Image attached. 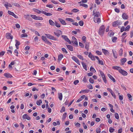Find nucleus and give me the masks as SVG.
Masks as SVG:
<instances>
[{
	"mask_svg": "<svg viewBox=\"0 0 133 133\" xmlns=\"http://www.w3.org/2000/svg\"><path fill=\"white\" fill-rule=\"evenodd\" d=\"M105 31V27L103 25H101L99 28V33L100 35H102Z\"/></svg>",
	"mask_w": 133,
	"mask_h": 133,
	"instance_id": "nucleus-1",
	"label": "nucleus"
},
{
	"mask_svg": "<svg viewBox=\"0 0 133 133\" xmlns=\"http://www.w3.org/2000/svg\"><path fill=\"white\" fill-rule=\"evenodd\" d=\"M45 35L48 38L54 41L57 40V38L50 34H45Z\"/></svg>",
	"mask_w": 133,
	"mask_h": 133,
	"instance_id": "nucleus-2",
	"label": "nucleus"
},
{
	"mask_svg": "<svg viewBox=\"0 0 133 133\" xmlns=\"http://www.w3.org/2000/svg\"><path fill=\"white\" fill-rule=\"evenodd\" d=\"M122 23L121 22L118 20L115 21L112 23V25L114 27L117 26V25H121Z\"/></svg>",
	"mask_w": 133,
	"mask_h": 133,
	"instance_id": "nucleus-3",
	"label": "nucleus"
},
{
	"mask_svg": "<svg viewBox=\"0 0 133 133\" xmlns=\"http://www.w3.org/2000/svg\"><path fill=\"white\" fill-rule=\"evenodd\" d=\"M95 11L94 10L93 12L92 15H94V17L96 18L97 17H98L100 16L101 14L99 12H96V13H95Z\"/></svg>",
	"mask_w": 133,
	"mask_h": 133,
	"instance_id": "nucleus-4",
	"label": "nucleus"
},
{
	"mask_svg": "<svg viewBox=\"0 0 133 133\" xmlns=\"http://www.w3.org/2000/svg\"><path fill=\"white\" fill-rule=\"evenodd\" d=\"M62 37L66 41L68 42L69 44H71V42L66 36L62 35Z\"/></svg>",
	"mask_w": 133,
	"mask_h": 133,
	"instance_id": "nucleus-5",
	"label": "nucleus"
},
{
	"mask_svg": "<svg viewBox=\"0 0 133 133\" xmlns=\"http://www.w3.org/2000/svg\"><path fill=\"white\" fill-rule=\"evenodd\" d=\"M6 38L8 39H12L13 38V36L10 33H7L6 34Z\"/></svg>",
	"mask_w": 133,
	"mask_h": 133,
	"instance_id": "nucleus-6",
	"label": "nucleus"
},
{
	"mask_svg": "<svg viewBox=\"0 0 133 133\" xmlns=\"http://www.w3.org/2000/svg\"><path fill=\"white\" fill-rule=\"evenodd\" d=\"M71 42L73 43L76 45H78L77 41L76 39L74 36H72V38Z\"/></svg>",
	"mask_w": 133,
	"mask_h": 133,
	"instance_id": "nucleus-7",
	"label": "nucleus"
},
{
	"mask_svg": "<svg viewBox=\"0 0 133 133\" xmlns=\"http://www.w3.org/2000/svg\"><path fill=\"white\" fill-rule=\"evenodd\" d=\"M72 59L77 64L80 65V63L79 59L76 57L73 56L72 57Z\"/></svg>",
	"mask_w": 133,
	"mask_h": 133,
	"instance_id": "nucleus-8",
	"label": "nucleus"
},
{
	"mask_svg": "<svg viewBox=\"0 0 133 133\" xmlns=\"http://www.w3.org/2000/svg\"><path fill=\"white\" fill-rule=\"evenodd\" d=\"M94 20L95 23H99L101 22V20L100 18L97 17L94 18Z\"/></svg>",
	"mask_w": 133,
	"mask_h": 133,
	"instance_id": "nucleus-9",
	"label": "nucleus"
},
{
	"mask_svg": "<svg viewBox=\"0 0 133 133\" xmlns=\"http://www.w3.org/2000/svg\"><path fill=\"white\" fill-rule=\"evenodd\" d=\"M119 72L124 76H126L128 74V73L126 71L123 70L121 68Z\"/></svg>",
	"mask_w": 133,
	"mask_h": 133,
	"instance_id": "nucleus-10",
	"label": "nucleus"
},
{
	"mask_svg": "<svg viewBox=\"0 0 133 133\" xmlns=\"http://www.w3.org/2000/svg\"><path fill=\"white\" fill-rule=\"evenodd\" d=\"M8 13L9 15L12 16L16 18H18V16L16 15H15L14 12L10 11H8Z\"/></svg>",
	"mask_w": 133,
	"mask_h": 133,
	"instance_id": "nucleus-11",
	"label": "nucleus"
},
{
	"mask_svg": "<svg viewBox=\"0 0 133 133\" xmlns=\"http://www.w3.org/2000/svg\"><path fill=\"white\" fill-rule=\"evenodd\" d=\"M22 118L23 119H26L28 120H29L30 119V117L27 114H24Z\"/></svg>",
	"mask_w": 133,
	"mask_h": 133,
	"instance_id": "nucleus-12",
	"label": "nucleus"
},
{
	"mask_svg": "<svg viewBox=\"0 0 133 133\" xmlns=\"http://www.w3.org/2000/svg\"><path fill=\"white\" fill-rule=\"evenodd\" d=\"M88 56L89 58H91L92 60L93 61L95 60V56H94L90 52H89L88 55Z\"/></svg>",
	"mask_w": 133,
	"mask_h": 133,
	"instance_id": "nucleus-13",
	"label": "nucleus"
},
{
	"mask_svg": "<svg viewBox=\"0 0 133 133\" xmlns=\"http://www.w3.org/2000/svg\"><path fill=\"white\" fill-rule=\"evenodd\" d=\"M122 17L124 19H127L128 18V16L125 13H123L122 15Z\"/></svg>",
	"mask_w": 133,
	"mask_h": 133,
	"instance_id": "nucleus-14",
	"label": "nucleus"
},
{
	"mask_svg": "<svg viewBox=\"0 0 133 133\" xmlns=\"http://www.w3.org/2000/svg\"><path fill=\"white\" fill-rule=\"evenodd\" d=\"M25 18L26 19L29 20L30 21H31L32 19L30 17L29 15H24Z\"/></svg>",
	"mask_w": 133,
	"mask_h": 133,
	"instance_id": "nucleus-15",
	"label": "nucleus"
},
{
	"mask_svg": "<svg viewBox=\"0 0 133 133\" xmlns=\"http://www.w3.org/2000/svg\"><path fill=\"white\" fill-rule=\"evenodd\" d=\"M4 75L5 77L8 78H11L12 77V76L9 73H5Z\"/></svg>",
	"mask_w": 133,
	"mask_h": 133,
	"instance_id": "nucleus-16",
	"label": "nucleus"
},
{
	"mask_svg": "<svg viewBox=\"0 0 133 133\" xmlns=\"http://www.w3.org/2000/svg\"><path fill=\"white\" fill-rule=\"evenodd\" d=\"M112 51L114 57L115 58H117V56L118 55L116 53V51H114L113 50H112Z\"/></svg>",
	"mask_w": 133,
	"mask_h": 133,
	"instance_id": "nucleus-17",
	"label": "nucleus"
},
{
	"mask_svg": "<svg viewBox=\"0 0 133 133\" xmlns=\"http://www.w3.org/2000/svg\"><path fill=\"white\" fill-rule=\"evenodd\" d=\"M33 10L35 12H36L37 14H40L41 13H42V12L43 11H40L36 9H33Z\"/></svg>",
	"mask_w": 133,
	"mask_h": 133,
	"instance_id": "nucleus-18",
	"label": "nucleus"
},
{
	"mask_svg": "<svg viewBox=\"0 0 133 133\" xmlns=\"http://www.w3.org/2000/svg\"><path fill=\"white\" fill-rule=\"evenodd\" d=\"M108 76L109 78L113 81V82H116L115 79L110 74H108Z\"/></svg>",
	"mask_w": 133,
	"mask_h": 133,
	"instance_id": "nucleus-19",
	"label": "nucleus"
},
{
	"mask_svg": "<svg viewBox=\"0 0 133 133\" xmlns=\"http://www.w3.org/2000/svg\"><path fill=\"white\" fill-rule=\"evenodd\" d=\"M59 20L60 21L62 24L64 25H66V23H65V21L63 20L62 19L60 18H58Z\"/></svg>",
	"mask_w": 133,
	"mask_h": 133,
	"instance_id": "nucleus-20",
	"label": "nucleus"
},
{
	"mask_svg": "<svg viewBox=\"0 0 133 133\" xmlns=\"http://www.w3.org/2000/svg\"><path fill=\"white\" fill-rule=\"evenodd\" d=\"M42 13L44 14L47 16H51L52 15V14L50 13L46 12L45 11H43L42 12Z\"/></svg>",
	"mask_w": 133,
	"mask_h": 133,
	"instance_id": "nucleus-21",
	"label": "nucleus"
},
{
	"mask_svg": "<svg viewBox=\"0 0 133 133\" xmlns=\"http://www.w3.org/2000/svg\"><path fill=\"white\" fill-rule=\"evenodd\" d=\"M127 61V59L125 58H124L122 59L121 61V63H122V65H124L125 63Z\"/></svg>",
	"mask_w": 133,
	"mask_h": 133,
	"instance_id": "nucleus-22",
	"label": "nucleus"
},
{
	"mask_svg": "<svg viewBox=\"0 0 133 133\" xmlns=\"http://www.w3.org/2000/svg\"><path fill=\"white\" fill-rule=\"evenodd\" d=\"M66 46L68 48L69 50L71 51H73V47L72 46L69 45H67Z\"/></svg>",
	"mask_w": 133,
	"mask_h": 133,
	"instance_id": "nucleus-23",
	"label": "nucleus"
},
{
	"mask_svg": "<svg viewBox=\"0 0 133 133\" xmlns=\"http://www.w3.org/2000/svg\"><path fill=\"white\" fill-rule=\"evenodd\" d=\"M96 58L98 60L99 63L102 65H103V62L102 60H99V58L97 56H95Z\"/></svg>",
	"mask_w": 133,
	"mask_h": 133,
	"instance_id": "nucleus-24",
	"label": "nucleus"
},
{
	"mask_svg": "<svg viewBox=\"0 0 133 133\" xmlns=\"http://www.w3.org/2000/svg\"><path fill=\"white\" fill-rule=\"evenodd\" d=\"M4 6L7 8H8V7H12L11 5L8 2H6V3L5 4Z\"/></svg>",
	"mask_w": 133,
	"mask_h": 133,
	"instance_id": "nucleus-25",
	"label": "nucleus"
},
{
	"mask_svg": "<svg viewBox=\"0 0 133 133\" xmlns=\"http://www.w3.org/2000/svg\"><path fill=\"white\" fill-rule=\"evenodd\" d=\"M112 68L114 69L117 70H118L119 72L120 71V70L121 69V68L118 66H114L112 67Z\"/></svg>",
	"mask_w": 133,
	"mask_h": 133,
	"instance_id": "nucleus-26",
	"label": "nucleus"
},
{
	"mask_svg": "<svg viewBox=\"0 0 133 133\" xmlns=\"http://www.w3.org/2000/svg\"><path fill=\"white\" fill-rule=\"evenodd\" d=\"M82 64L83 68L86 71H87V66L85 63L83 62H82Z\"/></svg>",
	"mask_w": 133,
	"mask_h": 133,
	"instance_id": "nucleus-27",
	"label": "nucleus"
},
{
	"mask_svg": "<svg viewBox=\"0 0 133 133\" xmlns=\"http://www.w3.org/2000/svg\"><path fill=\"white\" fill-rule=\"evenodd\" d=\"M49 23L51 25L53 26H55V23L53 22L52 20L50 19L49 20Z\"/></svg>",
	"mask_w": 133,
	"mask_h": 133,
	"instance_id": "nucleus-28",
	"label": "nucleus"
},
{
	"mask_svg": "<svg viewBox=\"0 0 133 133\" xmlns=\"http://www.w3.org/2000/svg\"><path fill=\"white\" fill-rule=\"evenodd\" d=\"M102 52L105 55H106L109 53V52L107 50L103 49H102Z\"/></svg>",
	"mask_w": 133,
	"mask_h": 133,
	"instance_id": "nucleus-29",
	"label": "nucleus"
},
{
	"mask_svg": "<svg viewBox=\"0 0 133 133\" xmlns=\"http://www.w3.org/2000/svg\"><path fill=\"white\" fill-rule=\"evenodd\" d=\"M58 98L60 100H61L62 98V94L61 93L58 94Z\"/></svg>",
	"mask_w": 133,
	"mask_h": 133,
	"instance_id": "nucleus-30",
	"label": "nucleus"
},
{
	"mask_svg": "<svg viewBox=\"0 0 133 133\" xmlns=\"http://www.w3.org/2000/svg\"><path fill=\"white\" fill-rule=\"evenodd\" d=\"M89 43H85V48L88 51L89 49Z\"/></svg>",
	"mask_w": 133,
	"mask_h": 133,
	"instance_id": "nucleus-31",
	"label": "nucleus"
},
{
	"mask_svg": "<svg viewBox=\"0 0 133 133\" xmlns=\"http://www.w3.org/2000/svg\"><path fill=\"white\" fill-rule=\"evenodd\" d=\"M42 103V101L41 100H37L36 102V104L38 105H40V104Z\"/></svg>",
	"mask_w": 133,
	"mask_h": 133,
	"instance_id": "nucleus-32",
	"label": "nucleus"
},
{
	"mask_svg": "<svg viewBox=\"0 0 133 133\" xmlns=\"http://www.w3.org/2000/svg\"><path fill=\"white\" fill-rule=\"evenodd\" d=\"M77 57L80 59L82 60H83L84 59L83 57L81 55H77Z\"/></svg>",
	"mask_w": 133,
	"mask_h": 133,
	"instance_id": "nucleus-33",
	"label": "nucleus"
},
{
	"mask_svg": "<svg viewBox=\"0 0 133 133\" xmlns=\"http://www.w3.org/2000/svg\"><path fill=\"white\" fill-rule=\"evenodd\" d=\"M63 56L62 54H61L58 56V60L59 61H61L63 58Z\"/></svg>",
	"mask_w": 133,
	"mask_h": 133,
	"instance_id": "nucleus-34",
	"label": "nucleus"
},
{
	"mask_svg": "<svg viewBox=\"0 0 133 133\" xmlns=\"http://www.w3.org/2000/svg\"><path fill=\"white\" fill-rule=\"evenodd\" d=\"M123 50L122 49H120L119 51V54L120 56H121L123 54Z\"/></svg>",
	"mask_w": 133,
	"mask_h": 133,
	"instance_id": "nucleus-35",
	"label": "nucleus"
},
{
	"mask_svg": "<svg viewBox=\"0 0 133 133\" xmlns=\"http://www.w3.org/2000/svg\"><path fill=\"white\" fill-rule=\"evenodd\" d=\"M127 96L129 98V99L130 101H132V96L130 94H127Z\"/></svg>",
	"mask_w": 133,
	"mask_h": 133,
	"instance_id": "nucleus-36",
	"label": "nucleus"
},
{
	"mask_svg": "<svg viewBox=\"0 0 133 133\" xmlns=\"http://www.w3.org/2000/svg\"><path fill=\"white\" fill-rule=\"evenodd\" d=\"M43 18L42 17H39V16H36V20H43Z\"/></svg>",
	"mask_w": 133,
	"mask_h": 133,
	"instance_id": "nucleus-37",
	"label": "nucleus"
},
{
	"mask_svg": "<svg viewBox=\"0 0 133 133\" xmlns=\"http://www.w3.org/2000/svg\"><path fill=\"white\" fill-rule=\"evenodd\" d=\"M80 6H82L86 8L88 7V5L87 4H80Z\"/></svg>",
	"mask_w": 133,
	"mask_h": 133,
	"instance_id": "nucleus-38",
	"label": "nucleus"
},
{
	"mask_svg": "<svg viewBox=\"0 0 133 133\" xmlns=\"http://www.w3.org/2000/svg\"><path fill=\"white\" fill-rule=\"evenodd\" d=\"M14 5L17 6L18 7L21 8V6L18 3H14L13 4Z\"/></svg>",
	"mask_w": 133,
	"mask_h": 133,
	"instance_id": "nucleus-39",
	"label": "nucleus"
},
{
	"mask_svg": "<svg viewBox=\"0 0 133 133\" xmlns=\"http://www.w3.org/2000/svg\"><path fill=\"white\" fill-rule=\"evenodd\" d=\"M90 71L91 72H94V71H95V72H96V70H95L94 68L92 66L90 67Z\"/></svg>",
	"mask_w": 133,
	"mask_h": 133,
	"instance_id": "nucleus-40",
	"label": "nucleus"
},
{
	"mask_svg": "<svg viewBox=\"0 0 133 133\" xmlns=\"http://www.w3.org/2000/svg\"><path fill=\"white\" fill-rule=\"evenodd\" d=\"M66 20L68 21L71 22H73L74 21L73 20V19L72 18H67L66 19Z\"/></svg>",
	"mask_w": 133,
	"mask_h": 133,
	"instance_id": "nucleus-41",
	"label": "nucleus"
},
{
	"mask_svg": "<svg viewBox=\"0 0 133 133\" xmlns=\"http://www.w3.org/2000/svg\"><path fill=\"white\" fill-rule=\"evenodd\" d=\"M101 129L100 128H98L97 129L96 132L97 133H101Z\"/></svg>",
	"mask_w": 133,
	"mask_h": 133,
	"instance_id": "nucleus-42",
	"label": "nucleus"
},
{
	"mask_svg": "<svg viewBox=\"0 0 133 133\" xmlns=\"http://www.w3.org/2000/svg\"><path fill=\"white\" fill-rule=\"evenodd\" d=\"M65 110V108L64 107H63L62 109L60 111V112L61 113H62L63 112H64Z\"/></svg>",
	"mask_w": 133,
	"mask_h": 133,
	"instance_id": "nucleus-43",
	"label": "nucleus"
},
{
	"mask_svg": "<svg viewBox=\"0 0 133 133\" xmlns=\"http://www.w3.org/2000/svg\"><path fill=\"white\" fill-rule=\"evenodd\" d=\"M115 118L117 119H118L119 118V117L118 114L117 113H115Z\"/></svg>",
	"mask_w": 133,
	"mask_h": 133,
	"instance_id": "nucleus-44",
	"label": "nucleus"
},
{
	"mask_svg": "<svg viewBox=\"0 0 133 133\" xmlns=\"http://www.w3.org/2000/svg\"><path fill=\"white\" fill-rule=\"evenodd\" d=\"M28 37V35L26 34H22L21 35V38L26 37Z\"/></svg>",
	"mask_w": 133,
	"mask_h": 133,
	"instance_id": "nucleus-45",
	"label": "nucleus"
},
{
	"mask_svg": "<svg viewBox=\"0 0 133 133\" xmlns=\"http://www.w3.org/2000/svg\"><path fill=\"white\" fill-rule=\"evenodd\" d=\"M87 87L88 88L90 89H93V87L90 84L87 85Z\"/></svg>",
	"mask_w": 133,
	"mask_h": 133,
	"instance_id": "nucleus-46",
	"label": "nucleus"
},
{
	"mask_svg": "<svg viewBox=\"0 0 133 133\" xmlns=\"http://www.w3.org/2000/svg\"><path fill=\"white\" fill-rule=\"evenodd\" d=\"M115 130L112 127H110L109 128V131L110 132H112Z\"/></svg>",
	"mask_w": 133,
	"mask_h": 133,
	"instance_id": "nucleus-47",
	"label": "nucleus"
},
{
	"mask_svg": "<svg viewBox=\"0 0 133 133\" xmlns=\"http://www.w3.org/2000/svg\"><path fill=\"white\" fill-rule=\"evenodd\" d=\"M79 10L76 9H74L72 10V12H76L79 11Z\"/></svg>",
	"mask_w": 133,
	"mask_h": 133,
	"instance_id": "nucleus-48",
	"label": "nucleus"
},
{
	"mask_svg": "<svg viewBox=\"0 0 133 133\" xmlns=\"http://www.w3.org/2000/svg\"><path fill=\"white\" fill-rule=\"evenodd\" d=\"M66 115L67 113L66 112H65L63 114V115L62 119L64 120L65 118H66Z\"/></svg>",
	"mask_w": 133,
	"mask_h": 133,
	"instance_id": "nucleus-49",
	"label": "nucleus"
},
{
	"mask_svg": "<svg viewBox=\"0 0 133 133\" xmlns=\"http://www.w3.org/2000/svg\"><path fill=\"white\" fill-rule=\"evenodd\" d=\"M31 17L33 19L36 20V16L35 15H30Z\"/></svg>",
	"mask_w": 133,
	"mask_h": 133,
	"instance_id": "nucleus-50",
	"label": "nucleus"
},
{
	"mask_svg": "<svg viewBox=\"0 0 133 133\" xmlns=\"http://www.w3.org/2000/svg\"><path fill=\"white\" fill-rule=\"evenodd\" d=\"M16 43L15 44V46L17 45L18 46L20 45V42H19L17 40H15Z\"/></svg>",
	"mask_w": 133,
	"mask_h": 133,
	"instance_id": "nucleus-51",
	"label": "nucleus"
},
{
	"mask_svg": "<svg viewBox=\"0 0 133 133\" xmlns=\"http://www.w3.org/2000/svg\"><path fill=\"white\" fill-rule=\"evenodd\" d=\"M89 82L91 83L92 84H93L94 83V81L93 79H92V78H90L89 79Z\"/></svg>",
	"mask_w": 133,
	"mask_h": 133,
	"instance_id": "nucleus-52",
	"label": "nucleus"
},
{
	"mask_svg": "<svg viewBox=\"0 0 133 133\" xmlns=\"http://www.w3.org/2000/svg\"><path fill=\"white\" fill-rule=\"evenodd\" d=\"M117 38L115 37H114L112 38V41L113 42H115L117 40Z\"/></svg>",
	"mask_w": 133,
	"mask_h": 133,
	"instance_id": "nucleus-53",
	"label": "nucleus"
},
{
	"mask_svg": "<svg viewBox=\"0 0 133 133\" xmlns=\"http://www.w3.org/2000/svg\"><path fill=\"white\" fill-rule=\"evenodd\" d=\"M79 24L81 26H82L83 25V21H81L79 22Z\"/></svg>",
	"mask_w": 133,
	"mask_h": 133,
	"instance_id": "nucleus-54",
	"label": "nucleus"
},
{
	"mask_svg": "<svg viewBox=\"0 0 133 133\" xmlns=\"http://www.w3.org/2000/svg\"><path fill=\"white\" fill-rule=\"evenodd\" d=\"M62 51L64 52H65L66 53H68V52L66 51V49L64 48H62Z\"/></svg>",
	"mask_w": 133,
	"mask_h": 133,
	"instance_id": "nucleus-55",
	"label": "nucleus"
},
{
	"mask_svg": "<svg viewBox=\"0 0 133 133\" xmlns=\"http://www.w3.org/2000/svg\"><path fill=\"white\" fill-rule=\"evenodd\" d=\"M55 26H56L58 28H59L60 27V24L56 22H55Z\"/></svg>",
	"mask_w": 133,
	"mask_h": 133,
	"instance_id": "nucleus-56",
	"label": "nucleus"
},
{
	"mask_svg": "<svg viewBox=\"0 0 133 133\" xmlns=\"http://www.w3.org/2000/svg\"><path fill=\"white\" fill-rule=\"evenodd\" d=\"M99 72L102 77H104L105 76L104 74L101 71H100Z\"/></svg>",
	"mask_w": 133,
	"mask_h": 133,
	"instance_id": "nucleus-57",
	"label": "nucleus"
},
{
	"mask_svg": "<svg viewBox=\"0 0 133 133\" xmlns=\"http://www.w3.org/2000/svg\"><path fill=\"white\" fill-rule=\"evenodd\" d=\"M130 28V26L129 25H128L125 28V31H129V29Z\"/></svg>",
	"mask_w": 133,
	"mask_h": 133,
	"instance_id": "nucleus-58",
	"label": "nucleus"
},
{
	"mask_svg": "<svg viewBox=\"0 0 133 133\" xmlns=\"http://www.w3.org/2000/svg\"><path fill=\"white\" fill-rule=\"evenodd\" d=\"M54 33L55 35L58 37H59L60 36V34L58 32H54Z\"/></svg>",
	"mask_w": 133,
	"mask_h": 133,
	"instance_id": "nucleus-59",
	"label": "nucleus"
},
{
	"mask_svg": "<svg viewBox=\"0 0 133 133\" xmlns=\"http://www.w3.org/2000/svg\"><path fill=\"white\" fill-rule=\"evenodd\" d=\"M42 39L45 42L47 39L43 36H42Z\"/></svg>",
	"mask_w": 133,
	"mask_h": 133,
	"instance_id": "nucleus-60",
	"label": "nucleus"
},
{
	"mask_svg": "<svg viewBox=\"0 0 133 133\" xmlns=\"http://www.w3.org/2000/svg\"><path fill=\"white\" fill-rule=\"evenodd\" d=\"M79 82V81L78 80H76L74 82V84L75 85H76L78 84Z\"/></svg>",
	"mask_w": 133,
	"mask_h": 133,
	"instance_id": "nucleus-61",
	"label": "nucleus"
},
{
	"mask_svg": "<svg viewBox=\"0 0 133 133\" xmlns=\"http://www.w3.org/2000/svg\"><path fill=\"white\" fill-rule=\"evenodd\" d=\"M45 42L49 45H51L52 44V43L47 39L45 41Z\"/></svg>",
	"mask_w": 133,
	"mask_h": 133,
	"instance_id": "nucleus-62",
	"label": "nucleus"
},
{
	"mask_svg": "<svg viewBox=\"0 0 133 133\" xmlns=\"http://www.w3.org/2000/svg\"><path fill=\"white\" fill-rule=\"evenodd\" d=\"M5 53V52L4 51H2L0 53V56H3L4 53Z\"/></svg>",
	"mask_w": 133,
	"mask_h": 133,
	"instance_id": "nucleus-63",
	"label": "nucleus"
},
{
	"mask_svg": "<svg viewBox=\"0 0 133 133\" xmlns=\"http://www.w3.org/2000/svg\"><path fill=\"white\" fill-rule=\"evenodd\" d=\"M30 48V47L29 46H26L25 47V50L26 51L28 50H29Z\"/></svg>",
	"mask_w": 133,
	"mask_h": 133,
	"instance_id": "nucleus-64",
	"label": "nucleus"
}]
</instances>
